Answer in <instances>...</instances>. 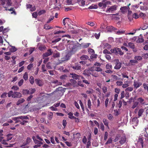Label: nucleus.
<instances>
[{
	"label": "nucleus",
	"instance_id": "nucleus-31",
	"mask_svg": "<svg viewBox=\"0 0 148 148\" xmlns=\"http://www.w3.org/2000/svg\"><path fill=\"white\" fill-rule=\"evenodd\" d=\"M25 101V100L23 99H20L17 101L16 105H19L20 104L23 103Z\"/></svg>",
	"mask_w": 148,
	"mask_h": 148
},
{
	"label": "nucleus",
	"instance_id": "nucleus-11",
	"mask_svg": "<svg viewBox=\"0 0 148 148\" xmlns=\"http://www.w3.org/2000/svg\"><path fill=\"white\" fill-rule=\"evenodd\" d=\"M116 65L114 68L115 69H120L121 66V63L119 62L118 60H116Z\"/></svg>",
	"mask_w": 148,
	"mask_h": 148
},
{
	"label": "nucleus",
	"instance_id": "nucleus-20",
	"mask_svg": "<svg viewBox=\"0 0 148 148\" xmlns=\"http://www.w3.org/2000/svg\"><path fill=\"white\" fill-rule=\"evenodd\" d=\"M33 139L35 144L40 145L43 144V143L42 142L36 140V138H35V137H33Z\"/></svg>",
	"mask_w": 148,
	"mask_h": 148
},
{
	"label": "nucleus",
	"instance_id": "nucleus-52",
	"mask_svg": "<svg viewBox=\"0 0 148 148\" xmlns=\"http://www.w3.org/2000/svg\"><path fill=\"white\" fill-rule=\"evenodd\" d=\"M24 80L23 79H21L18 83V85L19 86H22Z\"/></svg>",
	"mask_w": 148,
	"mask_h": 148
},
{
	"label": "nucleus",
	"instance_id": "nucleus-24",
	"mask_svg": "<svg viewBox=\"0 0 148 148\" xmlns=\"http://www.w3.org/2000/svg\"><path fill=\"white\" fill-rule=\"evenodd\" d=\"M137 63V61L135 59L134 60H130L129 62V64L130 65H134V63Z\"/></svg>",
	"mask_w": 148,
	"mask_h": 148
},
{
	"label": "nucleus",
	"instance_id": "nucleus-4",
	"mask_svg": "<svg viewBox=\"0 0 148 148\" xmlns=\"http://www.w3.org/2000/svg\"><path fill=\"white\" fill-rule=\"evenodd\" d=\"M28 119V117L27 116H21L18 117H14L12 119L13 120L16 121V123H18L20 121L19 120V119H21L23 120V119Z\"/></svg>",
	"mask_w": 148,
	"mask_h": 148
},
{
	"label": "nucleus",
	"instance_id": "nucleus-5",
	"mask_svg": "<svg viewBox=\"0 0 148 148\" xmlns=\"http://www.w3.org/2000/svg\"><path fill=\"white\" fill-rule=\"evenodd\" d=\"M117 6L114 5L113 6H111L110 8H107L106 11L107 12H112L115 11L117 9Z\"/></svg>",
	"mask_w": 148,
	"mask_h": 148
},
{
	"label": "nucleus",
	"instance_id": "nucleus-55",
	"mask_svg": "<svg viewBox=\"0 0 148 148\" xmlns=\"http://www.w3.org/2000/svg\"><path fill=\"white\" fill-rule=\"evenodd\" d=\"M52 111H57V109L54 106V105L49 108Z\"/></svg>",
	"mask_w": 148,
	"mask_h": 148
},
{
	"label": "nucleus",
	"instance_id": "nucleus-33",
	"mask_svg": "<svg viewBox=\"0 0 148 148\" xmlns=\"http://www.w3.org/2000/svg\"><path fill=\"white\" fill-rule=\"evenodd\" d=\"M29 81L30 83L32 84H33L34 83V77L32 76H31L29 78Z\"/></svg>",
	"mask_w": 148,
	"mask_h": 148
},
{
	"label": "nucleus",
	"instance_id": "nucleus-30",
	"mask_svg": "<svg viewBox=\"0 0 148 148\" xmlns=\"http://www.w3.org/2000/svg\"><path fill=\"white\" fill-rule=\"evenodd\" d=\"M138 142V143H140L141 144L142 147H143V140L142 138H139Z\"/></svg>",
	"mask_w": 148,
	"mask_h": 148
},
{
	"label": "nucleus",
	"instance_id": "nucleus-60",
	"mask_svg": "<svg viewBox=\"0 0 148 148\" xmlns=\"http://www.w3.org/2000/svg\"><path fill=\"white\" fill-rule=\"evenodd\" d=\"M132 16L134 18H135V19H137L139 17V16L138 15H137L136 13H134Z\"/></svg>",
	"mask_w": 148,
	"mask_h": 148
},
{
	"label": "nucleus",
	"instance_id": "nucleus-13",
	"mask_svg": "<svg viewBox=\"0 0 148 148\" xmlns=\"http://www.w3.org/2000/svg\"><path fill=\"white\" fill-rule=\"evenodd\" d=\"M71 67L74 70H81V66L79 65L75 64L71 66Z\"/></svg>",
	"mask_w": 148,
	"mask_h": 148
},
{
	"label": "nucleus",
	"instance_id": "nucleus-64",
	"mask_svg": "<svg viewBox=\"0 0 148 148\" xmlns=\"http://www.w3.org/2000/svg\"><path fill=\"white\" fill-rule=\"evenodd\" d=\"M33 65L32 64H30L28 65L27 66V69L29 70H30L31 68L33 67Z\"/></svg>",
	"mask_w": 148,
	"mask_h": 148
},
{
	"label": "nucleus",
	"instance_id": "nucleus-50",
	"mask_svg": "<svg viewBox=\"0 0 148 148\" xmlns=\"http://www.w3.org/2000/svg\"><path fill=\"white\" fill-rule=\"evenodd\" d=\"M53 116V114L51 112H49V113L48 115V119H51L52 117Z\"/></svg>",
	"mask_w": 148,
	"mask_h": 148
},
{
	"label": "nucleus",
	"instance_id": "nucleus-32",
	"mask_svg": "<svg viewBox=\"0 0 148 148\" xmlns=\"http://www.w3.org/2000/svg\"><path fill=\"white\" fill-rule=\"evenodd\" d=\"M128 46L131 49H134L135 46L133 43L130 42L128 43Z\"/></svg>",
	"mask_w": 148,
	"mask_h": 148
},
{
	"label": "nucleus",
	"instance_id": "nucleus-19",
	"mask_svg": "<svg viewBox=\"0 0 148 148\" xmlns=\"http://www.w3.org/2000/svg\"><path fill=\"white\" fill-rule=\"evenodd\" d=\"M97 55L96 54H94V53L92 54L90 56V58L88 60L90 61H91L92 59H95L97 58Z\"/></svg>",
	"mask_w": 148,
	"mask_h": 148
},
{
	"label": "nucleus",
	"instance_id": "nucleus-3",
	"mask_svg": "<svg viewBox=\"0 0 148 148\" xmlns=\"http://www.w3.org/2000/svg\"><path fill=\"white\" fill-rule=\"evenodd\" d=\"M8 95L9 97H11L12 98H19L21 97V93H3L1 95V98H4L7 97Z\"/></svg>",
	"mask_w": 148,
	"mask_h": 148
},
{
	"label": "nucleus",
	"instance_id": "nucleus-53",
	"mask_svg": "<svg viewBox=\"0 0 148 148\" xmlns=\"http://www.w3.org/2000/svg\"><path fill=\"white\" fill-rule=\"evenodd\" d=\"M38 14L37 12H35L32 14V16L33 18H37Z\"/></svg>",
	"mask_w": 148,
	"mask_h": 148
},
{
	"label": "nucleus",
	"instance_id": "nucleus-14",
	"mask_svg": "<svg viewBox=\"0 0 148 148\" xmlns=\"http://www.w3.org/2000/svg\"><path fill=\"white\" fill-rule=\"evenodd\" d=\"M70 21V20L68 18H66L64 19L63 20V24L64 25H65L66 23H67L68 25L69 22Z\"/></svg>",
	"mask_w": 148,
	"mask_h": 148
},
{
	"label": "nucleus",
	"instance_id": "nucleus-42",
	"mask_svg": "<svg viewBox=\"0 0 148 148\" xmlns=\"http://www.w3.org/2000/svg\"><path fill=\"white\" fill-rule=\"evenodd\" d=\"M87 105L88 107L90 109L91 108V101L90 99L88 100L87 101Z\"/></svg>",
	"mask_w": 148,
	"mask_h": 148
},
{
	"label": "nucleus",
	"instance_id": "nucleus-21",
	"mask_svg": "<svg viewBox=\"0 0 148 148\" xmlns=\"http://www.w3.org/2000/svg\"><path fill=\"white\" fill-rule=\"evenodd\" d=\"M89 57L86 55H83L80 57V59L82 60H86L89 59Z\"/></svg>",
	"mask_w": 148,
	"mask_h": 148
},
{
	"label": "nucleus",
	"instance_id": "nucleus-36",
	"mask_svg": "<svg viewBox=\"0 0 148 148\" xmlns=\"http://www.w3.org/2000/svg\"><path fill=\"white\" fill-rule=\"evenodd\" d=\"M23 78L25 80H27L28 79V76L27 73L25 72L23 75Z\"/></svg>",
	"mask_w": 148,
	"mask_h": 148
},
{
	"label": "nucleus",
	"instance_id": "nucleus-8",
	"mask_svg": "<svg viewBox=\"0 0 148 148\" xmlns=\"http://www.w3.org/2000/svg\"><path fill=\"white\" fill-rule=\"evenodd\" d=\"M101 47L103 49H109L111 47V46L109 44L103 42L101 45Z\"/></svg>",
	"mask_w": 148,
	"mask_h": 148
},
{
	"label": "nucleus",
	"instance_id": "nucleus-28",
	"mask_svg": "<svg viewBox=\"0 0 148 148\" xmlns=\"http://www.w3.org/2000/svg\"><path fill=\"white\" fill-rule=\"evenodd\" d=\"M145 131L146 133V134L145 135V136L147 138V140L148 141V126L145 128Z\"/></svg>",
	"mask_w": 148,
	"mask_h": 148
},
{
	"label": "nucleus",
	"instance_id": "nucleus-27",
	"mask_svg": "<svg viewBox=\"0 0 148 148\" xmlns=\"http://www.w3.org/2000/svg\"><path fill=\"white\" fill-rule=\"evenodd\" d=\"M56 92H65L64 89L62 87H59L56 90Z\"/></svg>",
	"mask_w": 148,
	"mask_h": 148
},
{
	"label": "nucleus",
	"instance_id": "nucleus-12",
	"mask_svg": "<svg viewBox=\"0 0 148 148\" xmlns=\"http://www.w3.org/2000/svg\"><path fill=\"white\" fill-rule=\"evenodd\" d=\"M52 52L51 51V49H49L48 50L47 52H46L43 54V57H47L51 55Z\"/></svg>",
	"mask_w": 148,
	"mask_h": 148
},
{
	"label": "nucleus",
	"instance_id": "nucleus-1",
	"mask_svg": "<svg viewBox=\"0 0 148 148\" xmlns=\"http://www.w3.org/2000/svg\"><path fill=\"white\" fill-rule=\"evenodd\" d=\"M68 47L71 51H69L64 57L62 58V61H63L69 60L71 55L77 50L76 46L73 44H69Z\"/></svg>",
	"mask_w": 148,
	"mask_h": 148
},
{
	"label": "nucleus",
	"instance_id": "nucleus-2",
	"mask_svg": "<svg viewBox=\"0 0 148 148\" xmlns=\"http://www.w3.org/2000/svg\"><path fill=\"white\" fill-rule=\"evenodd\" d=\"M118 140H119V144L121 145L125 143L127 141V138L125 134H123L121 135H117L115 137L114 141V142H116Z\"/></svg>",
	"mask_w": 148,
	"mask_h": 148
},
{
	"label": "nucleus",
	"instance_id": "nucleus-23",
	"mask_svg": "<svg viewBox=\"0 0 148 148\" xmlns=\"http://www.w3.org/2000/svg\"><path fill=\"white\" fill-rule=\"evenodd\" d=\"M142 85V83L140 82H134V86L136 88H138Z\"/></svg>",
	"mask_w": 148,
	"mask_h": 148
},
{
	"label": "nucleus",
	"instance_id": "nucleus-37",
	"mask_svg": "<svg viewBox=\"0 0 148 148\" xmlns=\"http://www.w3.org/2000/svg\"><path fill=\"white\" fill-rule=\"evenodd\" d=\"M91 75L95 77H97L98 76L97 72L95 71L93 72H92Z\"/></svg>",
	"mask_w": 148,
	"mask_h": 148
},
{
	"label": "nucleus",
	"instance_id": "nucleus-40",
	"mask_svg": "<svg viewBox=\"0 0 148 148\" xmlns=\"http://www.w3.org/2000/svg\"><path fill=\"white\" fill-rule=\"evenodd\" d=\"M144 112V110L143 109H140L138 112V115L139 117Z\"/></svg>",
	"mask_w": 148,
	"mask_h": 148
},
{
	"label": "nucleus",
	"instance_id": "nucleus-63",
	"mask_svg": "<svg viewBox=\"0 0 148 148\" xmlns=\"http://www.w3.org/2000/svg\"><path fill=\"white\" fill-rule=\"evenodd\" d=\"M111 77L114 80H116L118 79V77L115 75H112Z\"/></svg>",
	"mask_w": 148,
	"mask_h": 148
},
{
	"label": "nucleus",
	"instance_id": "nucleus-51",
	"mask_svg": "<svg viewBox=\"0 0 148 148\" xmlns=\"http://www.w3.org/2000/svg\"><path fill=\"white\" fill-rule=\"evenodd\" d=\"M66 2L68 5H73L72 0H66Z\"/></svg>",
	"mask_w": 148,
	"mask_h": 148
},
{
	"label": "nucleus",
	"instance_id": "nucleus-44",
	"mask_svg": "<svg viewBox=\"0 0 148 148\" xmlns=\"http://www.w3.org/2000/svg\"><path fill=\"white\" fill-rule=\"evenodd\" d=\"M67 77V76L66 75H63L61 76H60V78L62 80H65L66 78Z\"/></svg>",
	"mask_w": 148,
	"mask_h": 148
},
{
	"label": "nucleus",
	"instance_id": "nucleus-22",
	"mask_svg": "<svg viewBox=\"0 0 148 148\" xmlns=\"http://www.w3.org/2000/svg\"><path fill=\"white\" fill-rule=\"evenodd\" d=\"M117 48H114L113 49H111L110 51L112 53H114L116 55H118L117 53Z\"/></svg>",
	"mask_w": 148,
	"mask_h": 148
},
{
	"label": "nucleus",
	"instance_id": "nucleus-26",
	"mask_svg": "<svg viewBox=\"0 0 148 148\" xmlns=\"http://www.w3.org/2000/svg\"><path fill=\"white\" fill-rule=\"evenodd\" d=\"M141 34L140 35V36L139 37L137 40V42L139 43L142 42L144 41V40L143 38L141 37Z\"/></svg>",
	"mask_w": 148,
	"mask_h": 148
},
{
	"label": "nucleus",
	"instance_id": "nucleus-43",
	"mask_svg": "<svg viewBox=\"0 0 148 148\" xmlns=\"http://www.w3.org/2000/svg\"><path fill=\"white\" fill-rule=\"evenodd\" d=\"M54 138L53 136H51L50 137V140L51 143L53 144H55L56 143L54 140Z\"/></svg>",
	"mask_w": 148,
	"mask_h": 148
},
{
	"label": "nucleus",
	"instance_id": "nucleus-58",
	"mask_svg": "<svg viewBox=\"0 0 148 148\" xmlns=\"http://www.w3.org/2000/svg\"><path fill=\"white\" fill-rule=\"evenodd\" d=\"M112 139L111 138H109L108 140V141L106 143V144L110 143H112Z\"/></svg>",
	"mask_w": 148,
	"mask_h": 148
},
{
	"label": "nucleus",
	"instance_id": "nucleus-41",
	"mask_svg": "<svg viewBox=\"0 0 148 148\" xmlns=\"http://www.w3.org/2000/svg\"><path fill=\"white\" fill-rule=\"evenodd\" d=\"M128 18L129 19H130L131 18V15L132 13V12L130 10L128 9Z\"/></svg>",
	"mask_w": 148,
	"mask_h": 148
},
{
	"label": "nucleus",
	"instance_id": "nucleus-17",
	"mask_svg": "<svg viewBox=\"0 0 148 148\" xmlns=\"http://www.w3.org/2000/svg\"><path fill=\"white\" fill-rule=\"evenodd\" d=\"M32 141V140L31 138H30L29 137H28L27 138L26 140V143H24L21 146V147H23V146H24L26 145L27 144L29 143Z\"/></svg>",
	"mask_w": 148,
	"mask_h": 148
},
{
	"label": "nucleus",
	"instance_id": "nucleus-49",
	"mask_svg": "<svg viewBox=\"0 0 148 148\" xmlns=\"http://www.w3.org/2000/svg\"><path fill=\"white\" fill-rule=\"evenodd\" d=\"M97 8V6L96 5H92L91 6L89 7L88 9H96Z\"/></svg>",
	"mask_w": 148,
	"mask_h": 148
},
{
	"label": "nucleus",
	"instance_id": "nucleus-7",
	"mask_svg": "<svg viewBox=\"0 0 148 148\" xmlns=\"http://www.w3.org/2000/svg\"><path fill=\"white\" fill-rule=\"evenodd\" d=\"M138 120L137 117L133 118L130 121V123L131 124L134 125V126H136L138 123Z\"/></svg>",
	"mask_w": 148,
	"mask_h": 148
},
{
	"label": "nucleus",
	"instance_id": "nucleus-57",
	"mask_svg": "<svg viewBox=\"0 0 148 148\" xmlns=\"http://www.w3.org/2000/svg\"><path fill=\"white\" fill-rule=\"evenodd\" d=\"M103 122L105 125L106 126H108V121L106 119H103Z\"/></svg>",
	"mask_w": 148,
	"mask_h": 148
},
{
	"label": "nucleus",
	"instance_id": "nucleus-45",
	"mask_svg": "<svg viewBox=\"0 0 148 148\" xmlns=\"http://www.w3.org/2000/svg\"><path fill=\"white\" fill-rule=\"evenodd\" d=\"M44 28L46 29H51L53 28L52 27H49L48 25L47 24H46L45 25Z\"/></svg>",
	"mask_w": 148,
	"mask_h": 148
},
{
	"label": "nucleus",
	"instance_id": "nucleus-46",
	"mask_svg": "<svg viewBox=\"0 0 148 148\" xmlns=\"http://www.w3.org/2000/svg\"><path fill=\"white\" fill-rule=\"evenodd\" d=\"M143 86L144 87V88L145 90H147L148 92V84L144 83L143 84Z\"/></svg>",
	"mask_w": 148,
	"mask_h": 148
},
{
	"label": "nucleus",
	"instance_id": "nucleus-62",
	"mask_svg": "<svg viewBox=\"0 0 148 148\" xmlns=\"http://www.w3.org/2000/svg\"><path fill=\"white\" fill-rule=\"evenodd\" d=\"M12 89L14 90H16L18 89V87L17 86H14L12 87Z\"/></svg>",
	"mask_w": 148,
	"mask_h": 148
},
{
	"label": "nucleus",
	"instance_id": "nucleus-56",
	"mask_svg": "<svg viewBox=\"0 0 148 148\" xmlns=\"http://www.w3.org/2000/svg\"><path fill=\"white\" fill-rule=\"evenodd\" d=\"M138 102H134V104L132 107V108L133 109L135 108L138 106Z\"/></svg>",
	"mask_w": 148,
	"mask_h": 148
},
{
	"label": "nucleus",
	"instance_id": "nucleus-6",
	"mask_svg": "<svg viewBox=\"0 0 148 148\" xmlns=\"http://www.w3.org/2000/svg\"><path fill=\"white\" fill-rule=\"evenodd\" d=\"M35 81L36 84L39 86H42L44 84L43 81L42 79H35Z\"/></svg>",
	"mask_w": 148,
	"mask_h": 148
},
{
	"label": "nucleus",
	"instance_id": "nucleus-16",
	"mask_svg": "<svg viewBox=\"0 0 148 148\" xmlns=\"http://www.w3.org/2000/svg\"><path fill=\"white\" fill-rule=\"evenodd\" d=\"M90 45V43H82L80 45V46L83 48H85L88 47Z\"/></svg>",
	"mask_w": 148,
	"mask_h": 148
},
{
	"label": "nucleus",
	"instance_id": "nucleus-25",
	"mask_svg": "<svg viewBox=\"0 0 148 148\" xmlns=\"http://www.w3.org/2000/svg\"><path fill=\"white\" fill-rule=\"evenodd\" d=\"M52 83L56 85H61L62 83L61 82H58L57 80H54L52 81Z\"/></svg>",
	"mask_w": 148,
	"mask_h": 148
},
{
	"label": "nucleus",
	"instance_id": "nucleus-54",
	"mask_svg": "<svg viewBox=\"0 0 148 148\" xmlns=\"http://www.w3.org/2000/svg\"><path fill=\"white\" fill-rule=\"evenodd\" d=\"M117 49L118 54L119 53L121 55H122L123 54V52L120 49L118 48V49Z\"/></svg>",
	"mask_w": 148,
	"mask_h": 148
},
{
	"label": "nucleus",
	"instance_id": "nucleus-38",
	"mask_svg": "<svg viewBox=\"0 0 148 148\" xmlns=\"http://www.w3.org/2000/svg\"><path fill=\"white\" fill-rule=\"evenodd\" d=\"M116 30H116V32H115L116 34H122L125 32L124 31L121 30H119L117 31H116Z\"/></svg>",
	"mask_w": 148,
	"mask_h": 148
},
{
	"label": "nucleus",
	"instance_id": "nucleus-10",
	"mask_svg": "<svg viewBox=\"0 0 148 148\" xmlns=\"http://www.w3.org/2000/svg\"><path fill=\"white\" fill-rule=\"evenodd\" d=\"M130 9L129 7L128 6H123L121 8L120 10L122 12L125 13Z\"/></svg>",
	"mask_w": 148,
	"mask_h": 148
},
{
	"label": "nucleus",
	"instance_id": "nucleus-61",
	"mask_svg": "<svg viewBox=\"0 0 148 148\" xmlns=\"http://www.w3.org/2000/svg\"><path fill=\"white\" fill-rule=\"evenodd\" d=\"M88 52L90 53H92V54H93V53H95V51H94L93 49H90V48H89L88 49Z\"/></svg>",
	"mask_w": 148,
	"mask_h": 148
},
{
	"label": "nucleus",
	"instance_id": "nucleus-48",
	"mask_svg": "<svg viewBox=\"0 0 148 148\" xmlns=\"http://www.w3.org/2000/svg\"><path fill=\"white\" fill-rule=\"evenodd\" d=\"M102 70V69L99 67H96L95 68V71L97 72L101 71Z\"/></svg>",
	"mask_w": 148,
	"mask_h": 148
},
{
	"label": "nucleus",
	"instance_id": "nucleus-35",
	"mask_svg": "<svg viewBox=\"0 0 148 148\" xmlns=\"http://www.w3.org/2000/svg\"><path fill=\"white\" fill-rule=\"evenodd\" d=\"M13 135L11 134H9L7 135V141L11 140L13 137Z\"/></svg>",
	"mask_w": 148,
	"mask_h": 148
},
{
	"label": "nucleus",
	"instance_id": "nucleus-15",
	"mask_svg": "<svg viewBox=\"0 0 148 148\" xmlns=\"http://www.w3.org/2000/svg\"><path fill=\"white\" fill-rule=\"evenodd\" d=\"M71 75H72V77L73 79H79L80 78V76L79 75L75 73H71Z\"/></svg>",
	"mask_w": 148,
	"mask_h": 148
},
{
	"label": "nucleus",
	"instance_id": "nucleus-29",
	"mask_svg": "<svg viewBox=\"0 0 148 148\" xmlns=\"http://www.w3.org/2000/svg\"><path fill=\"white\" fill-rule=\"evenodd\" d=\"M65 49V47L64 45L62 44L58 46V49L60 51H61L64 50Z\"/></svg>",
	"mask_w": 148,
	"mask_h": 148
},
{
	"label": "nucleus",
	"instance_id": "nucleus-59",
	"mask_svg": "<svg viewBox=\"0 0 148 148\" xmlns=\"http://www.w3.org/2000/svg\"><path fill=\"white\" fill-rule=\"evenodd\" d=\"M53 56L55 58H58L60 56V54L59 53H56L54 54Z\"/></svg>",
	"mask_w": 148,
	"mask_h": 148
},
{
	"label": "nucleus",
	"instance_id": "nucleus-18",
	"mask_svg": "<svg viewBox=\"0 0 148 148\" xmlns=\"http://www.w3.org/2000/svg\"><path fill=\"white\" fill-rule=\"evenodd\" d=\"M83 74L85 75H87L88 76H90L91 74V72L89 70H85L83 73Z\"/></svg>",
	"mask_w": 148,
	"mask_h": 148
},
{
	"label": "nucleus",
	"instance_id": "nucleus-9",
	"mask_svg": "<svg viewBox=\"0 0 148 148\" xmlns=\"http://www.w3.org/2000/svg\"><path fill=\"white\" fill-rule=\"evenodd\" d=\"M106 28L107 29L108 32H111L113 31H114L115 32H116V30H117L116 28L112 26H107V27H106Z\"/></svg>",
	"mask_w": 148,
	"mask_h": 148
},
{
	"label": "nucleus",
	"instance_id": "nucleus-34",
	"mask_svg": "<svg viewBox=\"0 0 148 148\" xmlns=\"http://www.w3.org/2000/svg\"><path fill=\"white\" fill-rule=\"evenodd\" d=\"M46 12V10H42L39 11L38 13V15L40 16L41 15L44 14Z\"/></svg>",
	"mask_w": 148,
	"mask_h": 148
},
{
	"label": "nucleus",
	"instance_id": "nucleus-47",
	"mask_svg": "<svg viewBox=\"0 0 148 148\" xmlns=\"http://www.w3.org/2000/svg\"><path fill=\"white\" fill-rule=\"evenodd\" d=\"M10 51L12 52H14L16 51V49L15 47L12 46L11 48L10 49Z\"/></svg>",
	"mask_w": 148,
	"mask_h": 148
},
{
	"label": "nucleus",
	"instance_id": "nucleus-39",
	"mask_svg": "<svg viewBox=\"0 0 148 148\" xmlns=\"http://www.w3.org/2000/svg\"><path fill=\"white\" fill-rule=\"evenodd\" d=\"M134 59L136 60H141L142 59V57L140 56H135L134 58Z\"/></svg>",
	"mask_w": 148,
	"mask_h": 148
}]
</instances>
